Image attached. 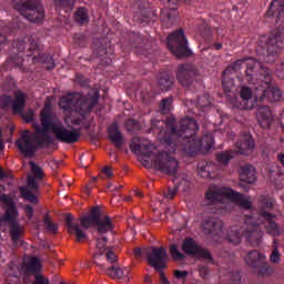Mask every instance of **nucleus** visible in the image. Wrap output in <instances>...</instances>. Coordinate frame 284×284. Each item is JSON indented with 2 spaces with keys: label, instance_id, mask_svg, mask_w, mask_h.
<instances>
[{
  "label": "nucleus",
  "instance_id": "nucleus-4",
  "mask_svg": "<svg viewBox=\"0 0 284 284\" xmlns=\"http://www.w3.org/2000/svg\"><path fill=\"white\" fill-rule=\"evenodd\" d=\"M99 101V91L92 90L88 98L81 93H69L59 101L60 108L64 112V123L67 125H82L89 128L88 114Z\"/></svg>",
  "mask_w": 284,
  "mask_h": 284
},
{
  "label": "nucleus",
  "instance_id": "nucleus-1",
  "mask_svg": "<svg viewBox=\"0 0 284 284\" xmlns=\"http://www.w3.org/2000/svg\"><path fill=\"white\" fill-rule=\"evenodd\" d=\"M196 132H199L196 121L185 118L176 128L166 124V131L160 130L159 139L164 143V151L161 152L152 142L141 138H134L130 149L144 168H154L172 176L179 171V161L174 159V152L182 150L187 156H196L201 150L210 152L214 148L212 134L195 140L193 136Z\"/></svg>",
  "mask_w": 284,
  "mask_h": 284
},
{
  "label": "nucleus",
  "instance_id": "nucleus-14",
  "mask_svg": "<svg viewBox=\"0 0 284 284\" xmlns=\"http://www.w3.org/2000/svg\"><path fill=\"white\" fill-rule=\"evenodd\" d=\"M42 266L43 262H41V258L27 256L23 258L22 268L17 265V262H11L7 270V276H13V278H17L21 272H24V274H37V272H41Z\"/></svg>",
  "mask_w": 284,
  "mask_h": 284
},
{
  "label": "nucleus",
  "instance_id": "nucleus-39",
  "mask_svg": "<svg viewBox=\"0 0 284 284\" xmlns=\"http://www.w3.org/2000/svg\"><path fill=\"white\" fill-rule=\"evenodd\" d=\"M181 1L184 0H164V6H166L168 10H176Z\"/></svg>",
  "mask_w": 284,
  "mask_h": 284
},
{
  "label": "nucleus",
  "instance_id": "nucleus-24",
  "mask_svg": "<svg viewBox=\"0 0 284 284\" xmlns=\"http://www.w3.org/2000/svg\"><path fill=\"white\" fill-rule=\"evenodd\" d=\"M240 181L243 183H256V170L250 164L240 166L239 169Z\"/></svg>",
  "mask_w": 284,
  "mask_h": 284
},
{
  "label": "nucleus",
  "instance_id": "nucleus-16",
  "mask_svg": "<svg viewBox=\"0 0 284 284\" xmlns=\"http://www.w3.org/2000/svg\"><path fill=\"white\" fill-rule=\"evenodd\" d=\"M261 205V219L264 221V227L266 232L272 236H278L281 234V230H278V225L274 223V216L267 213V210H272L274 207V200L270 197L262 196L260 199Z\"/></svg>",
  "mask_w": 284,
  "mask_h": 284
},
{
  "label": "nucleus",
  "instance_id": "nucleus-10",
  "mask_svg": "<svg viewBox=\"0 0 284 284\" xmlns=\"http://www.w3.org/2000/svg\"><path fill=\"white\" fill-rule=\"evenodd\" d=\"M14 10L31 23H41L45 19V9L39 0H12Z\"/></svg>",
  "mask_w": 284,
  "mask_h": 284
},
{
  "label": "nucleus",
  "instance_id": "nucleus-45",
  "mask_svg": "<svg viewBox=\"0 0 284 284\" xmlns=\"http://www.w3.org/2000/svg\"><path fill=\"white\" fill-rule=\"evenodd\" d=\"M113 176L112 168L105 166L102 169V179H111Z\"/></svg>",
  "mask_w": 284,
  "mask_h": 284
},
{
  "label": "nucleus",
  "instance_id": "nucleus-31",
  "mask_svg": "<svg viewBox=\"0 0 284 284\" xmlns=\"http://www.w3.org/2000/svg\"><path fill=\"white\" fill-rule=\"evenodd\" d=\"M49 63V65L47 67L48 70H52V68H54V60H52V58L50 55H45V54H39L38 57L33 58V62L34 63Z\"/></svg>",
  "mask_w": 284,
  "mask_h": 284
},
{
  "label": "nucleus",
  "instance_id": "nucleus-37",
  "mask_svg": "<svg viewBox=\"0 0 284 284\" xmlns=\"http://www.w3.org/2000/svg\"><path fill=\"white\" fill-rule=\"evenodd\" d=\"M159 85L161 90H170V88H172V79H170L169 75H164L160 79Z\"/></svg>",
  "mask_w": 284,
  "mask_h": 284
},
{
  "label": "nucleus",
  "instance_id": "nucleus-44",
  "mask_svg": "<svg viewBox=\"0 0 284 284\" xmlns=\"http://www.w3.org/2000/svg\"><path fill=\"white\" fill-rule=\"evenodd\" d=\"M12 99L10 97L3 95L0 98V108H8Z\"/></svg>",
  "mask_w": 284,
  "mask_h": 284
},
{
  "label": "nucleus",
  "instance_id": "nucleus-56",
  "mask_svg": "<svg viewBox=\"0 0 284 284\" xmlns=\"http://www.w3.org/2000/svg\"><path fill=\"white\" fill-rule=\"evenodd\" d=\"M214 48H215V50H221V48H223V44L217 43V44L214 45Z\"/></svg>",
  "mask_w": 284,
  "mask_h": 284
},
{
  "label": "nucleus",
  "instance_id": "nucleus-47",
  "mask_svg": "<svg viewBox=\"0 0 284 284\" xmlns=\"http://www.w3.org/2000/svg\"><path fill=\"white\" fill-rule=\"evenodd\" d=\"M174 276L175 278H185L187 276V271H175Z\"/></svg>",
  "mask_w": 284,
  "mask_h": 284
},
{
  "label": "nucleus",
  "instance_id": "nucleus-18",
  "mask_svg": "<svg viewBox=\"0 0 284 284\" xmlns=\"http://www.w3.org/2000/svg\"><path fill=\"white\" fill-rule=\"evenodd\" d=\"M265 255L261 254L258 251H252L244 257V261L247 265H251V267H258L257 274L260 276H270L272 268L265 263Z\"/></svg>",
  "mask_w": 284,
  "mask_h": 284
},
{
  "label": "nucleus",
  "instance_id": "nucleus-20",
  "mask_svg": "<svg viewBox=\"0 0 284 284\" xmlns=\"http://www.w3.org/2000/svg\"><path fill=\"white\" fill-rule=\"evenodd\" d=\"M182 250L185 252V254H191V256H196L197 258H206L210 261L212 258V255L207 250L199 247L196 245V242L192 239H186L182 245Z\"/></svg>",
  "mask_w": 284,
  "mask_h": 284
},
{
  "label": "nucleus",
  "instance_id": "nucleus-11",
  "mask_svg": "<svg viewBox=\"0 0 284 284\" xmlns=\"http://www.w3.org/2000/svg\"><path fill=\"white\" fill-rule=\"evenodd\" d=\"M32 175L28 176L27 186L20 187V194L22 199L29 201V203H39V183L37 180H41L44 176L43 169L34 162H30ZM36 178V179H34Z\"/></svg>",
  "mask_w": 284,
  "mask_h": 284
},
{
  "label": "nucleus",
  "instance_id": "nucleus-28",
  "mask_svg": "<svg viewBox=\"0 0 284 284\" xmlns=\"http://www.w3.org/2000/svg\"><path fill=\"white\" fill-rule=\"evenodd\" d=\"M74 22L80 26H85V23H90V14L88 13V9L80 7L74 12Z\"/></svg>",
  "mask_w": 284,
  "mask_h": 284
},
{
  "label": "nucleus",
  "instance_id": "nucleus-2",
  "mask_svg": "<svg viewBox=\"0 0 284 284\" xmlns=\"http://www.w3.org/2000/svg\"><path fill=\"white\" fill-rule=\"evenodd\" d=\"M40 121L41 125L33 124V133L23 131L20 139L16 142L17 148L24 156H32L38 148L50 145V132L61 143H77L81 136L79 130L71 126L65 128L61 122L57 121V116L52 113L50 102L44 103V108L40 114Z\"/></svg>",
  "mask_w": 284,
  "mask_h": 284
},
{
  "label": "nucleus",
  "instance_id": "nucleus-9",
  "mask_svg": "<svg viewBox=\"0 0 284 284\" xmlns=\"http://www.w3.org/2000/svg\"><path fill=\"white\" fill-rule=\"evenodd\" d=\"M242 230H246L245 233L241 234V229L239 226H233L229 231L227 234V241L229 243H233V245H239L241 243V239L245 236L252 245H258L261 243V237L263 236V233L261 232V229H258V225L254 224V219L248 217L242 227Z\"/></svg>",
  "mask_w": 284,
  "mask_h": 284
},
{
  "label": "nucleus",
  "instance_id": "nucleus-7",
  "mask_svg": "<svg viewBox=\"0 0 284 284\" xmlns=\"http://www.w3.org/2000/svg\"><path fill=\"white\" fill-rule=\"evenodd\" d=\"M0 201L4 205V214L0 217V230L6 232L9 229V234L14 243L18 245L21 243V236H23V226L19 224V211L14 201L9 195H1Z\"/></svg>",
  "mask_w": 284,
  "mask_h": 284
},
{
  "label": "nucleus",
  "instance_id": "nucleus-55",
  "mask_svg": "<svg viewBox=\"0 0 284 284\" xmlns=\"http://www.w3.org/2000/svg\"><path fill=\"white\" fill-rule=\"evenodd\" d=\"M6 176H8V174L0 168V179H6Z\"/></svg>",
  "mask_w": 284,
  "mask_h": 284
},
{
  "label": "nucleus",
  "instance_id": "nucleus-35",
  "mask_svg": "<svg viewBox=\"0 0 284 284\" xmlns=\"http://www.w3.org/2000/svg\"><path fill=\"white\" fill-rule=\"evenodd\" d=\"M212 169L211 164H206L205 166H199V175L202 179H210L212 178V173H210V170Z\"/></svg>",
  "mask_w": 284,
  "mask_h": 284
},
{
  "label": "nucleus",
  "instance_id": "nucleus-53",
  "mask_svg": "<svg viewBox=\"0 0 284 284\" xmlns=\"http://www.w3.org/2000/svg\"><path fill=\"white\" fill-rule=\"evenodd\" d=\"M134 194H135V196H138L139 199H142V196H143V191H141L140 189H136V190L134 191Z\"/></svg>",
  "mask_w": 284,
  "mask_h": 284
},
{
  "label": "nucleus",
  "instance_id": "nucleus-13",
  "mask_svg": "<svg viewBox=\"0 0 284 284\" xmlns=\"http://www.w3.org/2000/svg\"><path fill=\"white\" fill-rule=\"evenodd\" d=\"M135 256H141L144 254L146 256V261L151 267L155 270H163L165 267V263H168V251L165 247H148V248H135Z\"/></svg>",
  "mask_w": 284,
  "mask_h": 284
},
{
  "label": "nucleus",
  "instance_id": "nucleus-50",
  "mask_svg": "<svg viewBox=\"0 0 284 284\" xmlns=\"http://www.w3.org/2000/svg\"><path fill=\"white\" fill-rule=\"evenodd\" d=\"M207 274H210V271L207 270V267L200 268V276H202V278H205Z\"/></svg>",
  "mask_w": 284,
  "mask_h": 284
},
{
  "label": "nucleus",
  "instance_id": "nucleus-40",
  "mask_svg": "<svg viewBox=\"0 0 284 284\" xmlns=\"http://www.w3.org/2000/svg\"><path fill=\"white\" fill-rule=\"evenodd\" d=\"M210 106V97L203 95L197 100V108H207Z\"/></svg>",
  "mask_w": 284,
  "mask_h": 284
},
{
  "label": "nucleus",
  "instance_id": "nucleus-21",
  "mask_svg": "<svg viewBox=\"0 0 284 284\" xmlns=\"http://www.w3.org/2000/svg\"><path fill=\"white\" fill-rule=\"evenodd\" d=\"M256 119L261 128L268 130V128H272V123H274V113L270 106H260L256 112Z\"/></svg>",
  "mask_w": 284,
  "mask_h": 284
},
{
  "label": "nucleus",
  "instance_id": "nucleus-52",
  "mask_svg": "<svg viewBox=\"0 0 284 284\" xmlns=\"http://www.w3.org/2000/svg\"><path fill=\"white\" fill-rule=\"evenodd\" d=\"M160 278H161V284H170V282H168V278H165V275L163 273H161Z\"/></svg>",
  "mask_w": 284,
  "mask_h": 284
},
{
  "label": "nucleus",
  "instance_id": "nucleus-46",
  "mask_svg": "<svg viewBox=\"0 0 284 284\" xmlns=\"http://www.w3.org/2000/svg\"><path fill=\"white\" fill-rule=\"evenodd\" d=\"M165 199H174L176 196V189H169L168 192L164 193Z\"/></svg>",
  "mask_w": 284,
  "mask_h": 284
},
{
  "label": "nucleus",
  "instance_id": "nucleus-32",
  "mask_svg": "<svg viewBox=\"0 0 284 284\" xmlns=\"http://www.w3.org/2000/svg\"><path fill=\"white\" fill-rule=\"evenodd\" d=\"M170 254L174 261H183L185 258V255L183 253L179 252V245L173 244L170 246Z\"/></svg>",
  "mask_w": 284,
  "mask_h": 284
},
{
  "label": "nucleus",
  "instance_id": "nucleus-25",
  "mask_svg": "<svg viewBox=\"0 0 284 284\" xmlns=\"http://www.w3.org/2000/svg\"><path fill=\"white\" fill-rule=\"evenodd\" d=\"M250 150H254V140L246 133L240 139L235 154H250Z\"/></svg>",
  "mask_w": 284,
  "mask_h": 284
},
{
  "label": "nucleus",
  "instance_id": "nucleus-42",
  "mask_svg": "<svg viewBox=\"0 0 284 284\" xmlns=\"http://www.w3.org/2000/svg\"><path fill=\"white\" fill-rule=\"evenodd\" d=\"M44 227L49 230V232H57V225L50 221V217H44Z\"/></svg>",
  "mask_w": 284,
  "mask_h": 284
},
{
  "label": "nucleus",
  "instance_id": "nucleus-34",
  "mask_svg": "<svg viewBox=\"0 0 284 284\" xmlns=\"http://www.w3.org/2000/svg\"><path fill=\"white\" fill-rule=\"evenodd\" d=\"M160 110H161L162 114H168V112H170L172 110V98H166V99L162 100Z\"/></svg>",
  "mask_w": 284,
  "mask_h": 284
},
{
  "label": "nucleus",
  "instance_id": "nucleus-29",
  "mask_svg": "<svg viewBox=\"0 0 284 284\" xmlns=\"http://www.w3.org/2000/svg\"><path fill=\"white\" fill-rule=\"evenodd\" d=\"M14 125L10 124L7 129L0 131V152L3 150V141H12Z\"/></svg>",
  "mask_w": 284,
  "mask_h": 284
},
{
  "label": "nucleus",
  "instance_id": "nucleus-48",
  "mask_svg": "<svg viewBox=\"0 0 284 284\" xmlns=\"http://www.w3.org/2000/svg\"><path fill=\"white\" fill-rule=\"evenodd\" d=\"M276 75L278 77V79H284V64H281L280 67H277Z\"/></svg>",
  "mask_w": 284,
  "mask_h": 284
},
{
  "label": "nucleus",
  "instance_id": "nucleus-12",
  "mask_svg": "<svg viewBox=\"0 0 284 284\" xmlns=\"http://www.w3.org/2000/svg\"><path fill=\"white\" fill-rule=\"evenodd\" d=\"M80 223L82 227H92L94 225H98V233L99 234H105L106 232H112V220L109 216L101 215L99 212V207H93L91 212L81 217Z\"/></svg>",
  "mask_w": 284,
  "mask_h": 284
},
{
  "label": "nucleus",
  "instance_id": "nucleus-51",
  "mask_svg": "<svg viewBox=\"0 0 284 284\" xmlns=\"http://www.w3.org/2000/svg\"><path fill=\"white\" fill-rule=\"evenodd\" d=\"M156 123H161V121H154V120H153V121L151 122V130L154 131V130L159 129V125H158Z\"/></svg>",
  "mask_w": 284,
  "mask_h": 284
},
{
  "label": "nucleus",
  "instance_id": "nucleus-15",
  "mask_svg": "<svg viewBox=\"0 0 284 284\" xmlns=\"http://www.w3.org/2000/svg\"><path fill=\"white\" fill-rule=\"evenodd\" d=\"M169 50L178 59H183V57H190L192 51L187 48V39L183 30H178L171 33L168 38Z\"/></svg>",
  "mask_w": 284,
  "mask_h": 284
},
{
  "label": "nucleus",
  "instance_id": "nucleus-57",
  "mask_svg": "<svg viewBox=\"0 0 284 284\" xmlns=\"http://www.w3.org/2000/svg\"><path fill=\"white\" fill-rule=\"evenodd\" d=\"M20 45H21L22 48H24V47H26V44H24V43H21Z\"/></svg>",
  "mask_w": 284,
  "mask_h": 284
},
{
  "label": "nucleus",
  "instance_id": "nucleus-5",
  "mask_svg": "<svg viewBox=\"0 0 284 284\" xmlns=\"http://www.w3.org/2000/svg\"><path fill=\"white\" fill-rule=\"evenodd\" d=\"M205 199H207L210 203H220V207L227 212L233 210L234 205H240L243 210H250V207H252L250 197L239 194L225 186H210L206 191Z\"/></svg>",
  "mask_w": 284,
  "mask_h": 284
},
{
  "label": "nucleus",
  "instance_id": "nucleus-43",
  "mask_svg": "<svg viewBox=\"0 0 284 284\" xmlns=\"http://www.w3.org/2000/svg\"><path fill=\"white\" fill-rule=\"evenodd\" d=\"M24 215L27 216L28 221H32L34 216V210L30 205L24 206Z\"/></svg>",
  "mask_w": 284,
  "mask_h": 284
},
{
  "label": "nucleus",
  "instance_id": "nucleus-41",
  "mask_svg": "<svg viewBox=\"0 0 284 284\" xmlns=\"http://www.w3.org/2000/svg\"><path fill=\"white\" fill-rule=\"evenodd\" d=\"M270 261H271V263H278V261H281V253H278V248L277 247H275L272 251V254L270 256Z\"/></svg>",
  "mask_w": 284,
  "mask_h": 284
},
{
  "label": "nucleus",
  "instance_id": "nucleus-33",
  "mask_svg": "<svg viewBox=\"0 0 284 284\" xmlns=\"http://www.w3.org/2000/svg\"><path fill=\"white\" fill-rule=\"evenodd\" d=\"M57 8H69L72 10L77 0H53Z\"/></svg>",
  "mask_w": 284,
  "mask_h": 284
},
{
  "label": "nucleus",
  "instance_id": "nucleus-6",
  "mask_svg": "<svg viewBox=\"0 0 284 284\" xmlns=\"http://www.w3.org/2000/svg\"><path fill=\"white\" fill-rule=\"evenodd\" d=\"M97 247L94 254V263L100 270H106V274L111 278H119L123 281H130V268L128 267H111L108 268L105 263H116V254L112 250L105 247V237H99L97 240Z\"/></svg>",
  "mask_w": 284,
  "mask_h": 284
},
{
  "label": "nucleus",
  "instance_id": "nucleus-26",
  "mask_svg": "<svg viewBox=\"0 0 284 284\" xmlns=\"http://www.w3.org/2000/svg\"><path fill=\"white\" fill-rule=\"evenodd\" d=\"M266 14L276 17L278 21H284V0H273Z\"/></svg>",
  "mask_w": 284,
  "mask_h": 284
},
{
  "label": "nucleus",
  "instance_id": "nucleus-22",
  "mask_svg": "<svg viewBox=\"0 0 284 284\" xmlns=\"http://www.w3.org/2000/svg\"><path fill=\"white\" fill-rule=\"evenodd\" d=\"M192 77H196V68H194V65L184 64L179 68L178 81L182 85H187V83H189L190 79H192Z\"/></svg>",
  "mask_w": 284,
  "mask_h": 284
},
{
  "label": "nucleus",
  "instance_id": "nucleus-23",
  "mask_svg": "<svg viewBox=\"0 0 284 284\" xmlns=\"http://www.w3.org/2000/svg\"><path fill=\"white\" fill-rule=\"evenodd\" d=\"M67 225H68L69 234H73L78 243H83V241H85L87 239L85 232L81 230V226H79V223L72 222V215H67Z\"/></svg>",
  "mask_w": 284,
  "mask_h": 284
},
{
  "label": "nucleus",
  "instance_id": "nucleus-19",
  "mask_svg": "<svg viewBox=\"0 0 284 284\" xmlns=\"http://www.w3.org/2000/svg\"><path fill=\"white\" fill-rule=\"evenodd\" d=\"M23 108H26V94L18 91L16 92V99L12 102V110L14 114H20L27 123H30L34 119V112L30 110L27 113H23Z\"/></svg>",
  "mask_w": 284,
  "mask_h": 284
},
{
  "label": "nucleus",
  "instance_id": "nucleus-38",
  "mask_svg": "<svg viewBox=\"0 0 284 284\" xmlns=\"http://www.w3.org/2000/svg\"><path fill=\"white\" fill-rule=\"evenodd\" d=\"M125 130H128V132H134L136 130H141V125H139L134 120H129L125 122Z\"/></svg>",
  "mask_w": 284,
  "mask_h": 284
},
{
  "label": "nucleus",
  "instance_id": "nucleus-54",
  "mask_svg": "<svg viewBox=\"0 0 284 284\" xmlns=\"http://www.w3.org/2000/svg\"><path fill=\"white\" fill-rule=\"evenodd\" d=\"M277 159H278V161L282 163V165H284V154H283V153H280V154L277 155Z\"/></svg>",
  "mask_w": 284,
  "mask_h": 284
},
{
  "label": "nucleus",
  "instance_id": "nucleus-58",
  "mask_svg": "<svg viewBox=\"0 0 284 284\" xmlns=\"http://www.w3.org/2000/svg\"><path fill=\"white\" fill-rule=\"evenodd\" d=\"M223 87L225 88V82H223Z\"/></svg>",
  "mask_w": 284,
  "mask_h": 284
},
{
  "label": "nucleus",
  "instance_id": "nucleus-8",
  "mask_svg": "<svg viewBox=\"0 0 284 284\" xmlns=\"http://www.w3.org/2000/svg\"><path fill=\"white\" fill-rule=\"evenodd\" d=\"M284 47V28L275 29L268 36H261L257 41L256 54L264 63L274 62V57L281 54Z\"/></svg>",
  "mask_w": 284,
  "mask_h": 284
},
{
  "label": "nucleus",
  "instance_id": "nucleus-17",
  "mask_svg": "<svg viewBox=\"0 0 284 284\" xmlns=\"http://www.w3.org/2000/svg\"><path fill=\"white\" fill-rule=\"evenodd\" d=\"M261 93H257L255 98H252V89L248 87H242L240 91V99L234 98L231 100V104L239 110H254L257 101H261Z\"/></svg>",
  "mask_w": 284,
  "mask_h": 284
},
{
  "label": "nucleus",
  "instance_id": "nucleus-27",
  "mask_svg": "<svg viewBox=\"0 0 284 284\" xmlns=\"http://www.w3.org/2000/svg\"><path fill=\"white\" fill-rule=\"evenodd\" d=\"M108 134L110 141L114 143V145H118V148H121L123 143V135H121V132L119 131V124L113 123L108 128Z\"/></svg>",
  "mask_w": 284,
  "mask_h": 284
},
{
  "label": "nucleus",
  "instance_id": "nucleus-36",
  "mask_svg": "<svg viewBox=\"0 0 284 284\" xmlns=\"http://www.w3.org/2000/svg\"><path fill=\"white\" fill-rule=\"evenodd\" d=\"M221 225H222L221 222L209 221L205 224L204 230H207L210 234H214V232H216L219 227H221Z\"/></svg>",
  "mask_w": 284,
  "mask_h": 284
},
{
  "label": "nucleus",
  "instance_id": "nucleus-49",
  "mask_svg": "<svg viewBox=\"0 0 284 284\" xmlns=\"http://www.w3.org/2000/svg\"><path fill=\"white\" fill-rule=\"evenodd\" d=\"M29 43H30L29 50H37L38 43H37V40H34V38H29Z\"/></svg>",
  "mask_w": 284,
  "mask_h": 284
},
{
  "label": "nucleus",
  "instance_id": "nucleus-30",
  "mask_svg": "<svg viewBox=\"0 0 284 284\" xmlns=\"http://www.w3.org/2000/svg\"><path fill=\"white\" fill-rule=\"evenodd\" d=\"M235 156L236 152L234 151L220 152L216 154V160L221 165H227Z\"/></svg>",
  "mask_w": 284,
  "mask_h": 284
},
{
  "label": "nucleus",
  "instance_id": "nucleus-3",
  "mask_svg": "<svg viewBox=\"0 0 284 284\" xmlns=\"http://www.w3.org/2000/svg\"><path fill=\"white\" fill-rule=\"evenodd\" d=\"M243 65H246V81L251 85H255V92H260V101L266 99L271 103L276 101H281L283 93H281V89L276 87V84L272 83V71L268 68L261 65V63L256 62L253 58H247L244 60H236L232 67H229L224 74H229V72H239ZM260 67V72H256V68Z\"/></svg>",
  "mask_w": 284,
  "mask_h": 284
}]
</instances>
